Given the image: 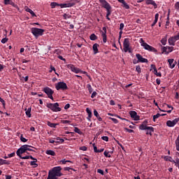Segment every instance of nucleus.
<instances>
[{
  "label": "nucleus",
  "instance_id": "obj_62",
  "mask_svg": "<svg viewBox=\"0 0 179 179\" xmlns=\"http://www.w3.org/2000/svg\"><path fill=\"white\" fill-rule=\"evenodd\" d=\"M173 50H174L173 47H168L167 52H172Z\"/></svg>",
  "mask_w": 179,
  "mask_h": 179
},
{
  "label": "nucleus",
  "instance_id": "obj_38",
  "mask_svg": "<svg viewBox=\"0 0 179 179\" xmlns=\"http://www.w3.org/2000/svg\"><path fill=\"white\" fill-rule=\"evenodd\" d=\"M136 71L138 72V73H141L142 72V69H141V66L138 65L136 67Z\"/></svg>",
  "mask_w": 179,
  "mask_h": 179
},
{
  "label": "nucleus",
  "instance_id": "obj_25",
  "mask_svg": "<svg viewBox=\"0 0 179 179\" xmlns=\"http://www.w3.org/2000/svg\"><path fill=\"white\" fill-rule=\"evenodd\" d=\"M164 159L166 162H171V163L176 164V160L173 159V157H171L165 156Z\"/></svg>",
  "mask_w": 179,
  "mask_h": 179
},
{
  "label": "nucleus",
  "instance_id": "obj_24",
  "mask_svg": "<svg viewBox=\"0 0 179 179\" xmlns=\"http://www.w3.org/2000/svg\"><path fill=\"white\" fill-rule=\"evenodd\" d=\"M111 9H112V8L110 7V8H107L106 9V19H107V20H111V19L110 18V15H111Z\"/></svg>",
  "mask_w": 179,
  "mask_h": 179
},
{
  "label": "nucleus",
  "instance_id": "obj_14",
  "mask_svg": "<svg viewBox=\"0 0 179 179\" xmlns=\"http://www.w3.org/2000/svg\"><path fill=\"white\" fill-rule=\"evenodd\" d=\"M99 2L102 6V8H104V9H109L111 8V6L107 2L106 0H99Z\"/></svg>",
  "mask_w": 179,
  "mask_h": 179
},
{
  "label": "nucleus",
  "instance_id": "obj_61",
  "mask_svg": "<svg viewBox=\"0 0 179 179\" xmlns=\"http://www.w3.org/2000/svg\"><path fill=\"white\" fill-rule=\"evenodd\" d=\"M57 58H59V59H61V61H64L65 62V61H66V59L65 58H64L62 56L59 55L57 57Z\"/></svg>",
  "mask_w": 179,
  "mask_h": 179
},
{
  "label": "nucleus",
  "instance_id": "obj_16",
  "mask_svg": "<svg viewBox=\"0 0 179 179\" xmlns=\"http://www.w3.org/2000/svg\"><path fill=\"white\" fill-rule=\"evenodd\" d=\"M145 2L146 5H152L155 9L157 8V4H156V1H155L154 0H145Z\"/></svg>",
  "mask_w": 179,
  "mask_h": 179
},
{
  "label": "nucleus",
  "instance_id": "obj_51",
  "mask_svg": "<svg viewBox=\"0 0 179 179\" xmlns=\"http://www.w3.org/2000/svg\"><path fill=\"white\" fill-rule=\"evenodd\" d=\"M124 131H127V132H129V134H132V132H134V130L131 129H128V128H124Z\"/></svg>",
  "mask_w": 179,
  "mask_h": 179
},
{
  "label": "nucleus",
  "instance_id": "obj_10",
  "mask_svg": "<svg viewBox=\"0 0 179 179\" xmlns=\"http://www.w3.org/2000/svg\"><path fill=\"white\" fill-rule=\"evenodd\" d=\"M55 89L57 90H68V85L64 82H59L55 84Z\"/></svg>",
  "mask_w": 179,
  "mask_h": 179
},
{
  "label": "nucleus",
  "instance_id": "obj_52",
  "mask_svg": "<svg viewBox=\"0 0 179 179\" xmlns=\"http://www.w3.org/2000/svg\"><path fill=\"white\" fill-rule=\"evenodd\" d=\"M80 150H83V152H86V150H87V147L82 146V147L80 148Z\"/></svg>",
  "mask_w": 179,
  "mask_h": 179
},
{
  "label": "nucleus",
  "instance_id": "obj_23",
  "mask_svg": "<svg viewBox=\"0 0 179 179\" xmlns=\"http://www.w3.org/2000/svg\"><path fill=\"white\" fill-rule=\"evenodd\" d=\"M26 12H28L29 13H30V15H31V16L33 17H37V15H36V13H34V11H33L31 9H30L29 8H27L25 9Z\"/></svg>",
  "mask_w": 179,
  "mask_h": 179
},
{
  "label": "nucleus",
  "instance_id": "obj_6",
  "mask_svg": "<svg viewBox=\"0 0 179 179\" xmlns=\"http://www.w3.org/2000/svg\"><path fill=\"white\" fill-rule=\"evenodd\" d=\"M66 67L68 69H71V72H74V73H83L84 75H87V72L83 71L79 68L75 67L73 64H67Z\"/></svg>",
  "mask_w": 179,
  "mask_h": 179
},
{
  "label": "nucleus",
  "instance_id": "obj_22",
  "mask_svg": "<svg viewBox=\"0 0 179 179\" xmlns=\"http://www.w3.org/2000/svg\"><path fill=\"white\" fill-rule=\"evenodd\" d=\"M25 114L29 118H31V107L25 109Z\"/></svg>",
  "mask_w": 179,
  "mask_h": 179
},
{
  "label": "nucleus",
  "instance_id": "obj_29",
  "mask_svg": "<svg viewBox=\"0 0 179 179\" xmlns=\"http://www.w3.org/2000/svg\"><path fill=\"white\" fill-rule=\"evenodd\" d=\"M90 38L92 40V41H95V40H97V36H96L94 34H92L90 35Z\"/></svg>",
  "mask_w": 179,
  "mask_h": 179
},
{
  "label": "nucleus",
  "instance_id": "obj_42",
  "mask_svg": "<svg viewBox=\"0 0 179 179\" xmlns=\"http://www.w3.org/2000/svg\"><path fill=\"white\" fill-rule=\"evenodd\" d=\"M109 120H111V121H113L114 124H118V120H117L116 118L109 117Z\"/></svg>",
  "mask_w": 179,
  "mask_h": 179
},
{
  "label": "nucleus",
  "instance_id": "obj_21",
  "mask_svg": "<svg viewBox=\"0 0 179 179\" xmlns=\"http://www.w3.org/2000/svg\"><path fill=\"white\" fill-rule=\"evenodd\" d=\"M86 112L88 113V117H87V121H92V110L89 108H87Z\"/></svg>",
  "mask_w": 179,
  "mask_h": 179
},
{
  "label": "nucleus",
  "instance_id": "obj_5",
  "mask_svg": "<svg viewBox=\"0 0 179 179\" xmlns=\"http://www.w3.org/2000/svg\"><path fill=\"white\" fill-rule=\"evenodd\" d=\"M31 31L34 37H40V36H43V34H44V31H45V30L40 28L33 27L31 29Z\"/></svg>",
  "mask_w": 179,
  "mask_h": 179
},
{
  "label": "nucleus",
  "instance_id": "obj_27",
  "mask_svg": "<svg viewBox=\"0 0 179 179\" xmlns=\"http://www.w3.org/2000/svg\"><path fill=\"white\" fill-rule=\"evenodd\" d=\"M157 20H159V13H156L155 16V20L153 23L151 24L152 27H154V26L156 25V23H157Z\"/></svg>",
  "mask_w": 179,
  "mask_h": 179
},
{
  "label": "nucleus",
  "instance_id": "obj_56",
  "mask_svg": "<svg viewBox=\"0 0 179 179\" xmlns=\"http://www.w3.org/2000/svg\"><path fill=\"white\" fill-rule=\"evenodd\" d=\"M103 43H107V35H102Z\"/></svg>",
  "mask_w": 179,
  "mask_h": 179
},
{
  "label": "nucleus",
  "instance_id": "obj_2",
  "mask_svg": "<svg viewBox=\"0 0 179 179\" xmlns=\"http://www.w3.org/2000/svg\"><path fill=\"white\" fill-rule=\"evenodd\" d=\"M29 148H31V149H34V150H29ZM27 150L29 152H35L36 150H37V148L31 146V145H29L27 144L26 145H22L16 152V155L17 156H18V157H20V156H22V155H23V153H27V155H29V152H27Z\"/></svg>",
  "mask_w": 179,
  "mask_h": 179
},
{
  "label": "nucleus",
  "instance_id": "obj_4",
  "mask_svg": "<svg viewBox=\"0 0 179 179\" xmlns=\"http://www.w3.org/2000/svg\"><path fill=\"white\" fill-rule=\"evenodd\" d=\"M46 107H48V108H50V110H51L54 113H58V111H61V110H62L61 108H59V103H48L46 105Z\"/></svg>",
  "mask_w": 179,
  "mask_h": 179
},
{
  "label": "nucleus",
  "instance_id": "obj_55",
  "mask_svg": "<svg viewBox=\"0 0 179 179\" xmlns=\"http://www.w3.org/2000/svg\"><path fill=\"white\" fill-rule=\"evenodd\" d=\"M30 165H31V166H34V167H37V166H38V164H36V162H34V161H31V162H30Z\"/></svg>",
  "mask_w": 179,
  "mask_h": 179
},
{
  "label": "nucleus",
  "instance_id": "obj_47",
  "mask_svg": "<svg viewBox=\"0 0 179 179\" xmlns=\"http://www.w3.org/2000/svg\"><path fill=\"white\" fill-rule=\"evenodd\" d=\"M54 139H56L57 141H60L61 143H64V142H65V141L61 138V137H57L56 138H54Z\"/></svg>",
  "mask_w": 179,
  "mask_h": 179
},
{
  "label": "nucleus",
  "instance_id": "obj_58",
  "mask_svg": "<svg viewBox=\"0 0 179 179\" xmlns=\"http://www.w3.org/2000/svg\"><path fill=\"white\" fill-rule=\"evenodd\" d=\"M96 96H97V92H93L91 95V97H92V99H94V97H96Z\"/></svg>",
  "mask_w": 179,
  "mask_h": 179
},
{
  "label": "nucleus",
  "instance_id": "obj_37",
  "mask_svg": "<svg viewBox=\"0 0 179 179\" xmlns=\"http://www.w3.org/2000/svg\"><path fill=\"white\" fill-rule=\"evenodd\" d=\"M153 72L154 75H156V76H159V78H162V73L157 72V70H155Z\"/></svg>",
  "mask_w": 179,
  "mask_h": 179
},
{
  "label": "nucleus",
  "instance_id": "obj_32",
  "mask_svg": "<svg viewBox=\"0 0 179 179\" xmlns=\"http://www.w3.org/2000/svg\"><path fill=\"white\" fill-rule=\"evenodd\" d=\"M50 6L52 9H54V8H55L56 6H59V3H57V2H52L50 3Z\"/></svg>",
  "mask_w": 179,
  "mask_h": 179
},
{
  "label": "nucleus",
  "instance_id": "obj_59",
  "mask_svg": "<svg viewBox=\"0 0 179 179\" xmlns=\"http://www.w3.org/2000/svg\"><path fill=\"white\" fill-rule=\"evenodd\" d=\"M62 124H71L70 120H62Z\"/></svg>",
  "mask_w": 179,
  "mask_h": 179
},
{
  "label": "nucleus",
  "instance_id": "obj_26",
  "mask_svg": "<svg viewBox=\"0 0 179 179\" xmlns=\"http://www.w3.org/2000/svg\"><path fill=\"white\" fill-rule=\"evenodd\" d=\"M47 125L50 127V128H57V125H59L58 123H52L50 121L47 122Z\"/></svg>",
  "mask_w": 179,
  "mask_h": 179
},
{
  "label": "nucleus",
  "instance_id": "obj_3",
  "mask_svg": "<svg viewBox=\"0 0 179 179\" xmlns=\"http://www.w3.org/2000/svg\"><path fill=\"white\" fill-rule=\"evenodd\" d=\"M140 43L142 47H143V48H145V50H147L148 51H151V52H156L157 50H156V48H153L152 46H151L150 45L146 43L145 42V41H143V38H141L140 40Z\"/></svg>",
  "mask_w": 179,
  "mask_h": 179
},
{
  "label": "nucleus",
  "instance_id": "obj_1",
  "mask_svg": "<svg viewBox=\"0 0 179 179\" xmlns=\"http://www.w3.org/2000/svg\"><path fill=\"white\" fill-rule=\"evenodd\" d=\"M61 170H62L61 166H55L52 168V169L49 171L47 179H58V177L64 176V174L61 173Z\"/></svg>",
  "mask_w": 179,
  "mask_h": 179
},
{
  "label": "nucleus",
  "instance_id": "obj_46",
  "mask_svg": "<svg viewBox=\"0 0 179 179\" xmlns=\"http://www.w3.org/2000/svg\"><path fill=\"white\" fill-rule=\"evenodd\" d=\"M19 157L21 158L22 160H27V159H30V156L22 157V155H21Z\"/></svg>",
  "mask_w": 179,
  "mask_h": 179
},
{
  "label": "nucleus",
  "instance_id": "obj_39",
  "mask_svg": "<svg viewBox=\"0 0 179 179\" xmlns=\"http://www.w3.org/2000/svg\"><path fill=\"white\" fill-rule=\"evenodd\" d=\"M20 141H21V142H24V143L27 142V139L25 138L24 137H23V134H21V136H20Z\"/></svg>",
  "mask_w": 179,
  "mask_h": 179
},
{
  "label": "nucleus",
  "instance_id": "obj_41",
  "mask_svg": "<svg viewBox=\"0 0 179 179\" xmlns=\"http://www.w3.org/2000/svg\"><path fill=\"white\" fill-rule=\"evenodd\" d=\"M109 153H110V152L105 151L103 152V155H104L105 157H111V155H110Z\"/></svg>",
  "mask_w": 179,
  "mask_h": 179
},
{
  "label": "nucleus",
  "instance_id": "obj_9",
  "mask_svg": "<svg viewBox=\"0 0 179 179\" xmlns=\"http://www.w3.org/2000/svg\"><path fill=\"white\" fill-rule=\"evenodd\" d=\"M43 92L44 93H45V94H47L48 99H50V100H52V101H54V96H52V95L54 94V90L48 87H45L43 88Z\"/></svg>",
  "mask_w": 179,
  "mask_h": 179
},
{
  "label": "nucleus",
  "instance_id": "obj_50",
  "mask_svg": "<svg viewBox=\"0 0 179 179\" xmlns=\"http://www.w3.org/2000/svg\"><path fill=\"white\" fill-rule=\"evenodd\" d=\"M152 69H154V71L157 70V69L156 68V65L155 64H151L150 66V71H152Z\"/></svg>",
  "mask_w": 179,
  "mask_h": 179
},
{
  "label": "nucleus",
  "instance_id": "obj_31",
  "mask_svg": "<svg viewBox=\"0 0 179 179\" xmlns=\"http://www.w3.org/2000/svg\"><path fill=\"white\" fill-rule=\"evenodd\" d=\"M63 17L64 20H66V19H71L72 17V15L65 13L63 15Z\"/></svg>",
  "mask_w": 179,
  "mask_h": 179
},
{
  "label": "nucleus",
  "instance_id": "obj_36",
  "mask_svg": "<svg viewBox=\"0 0 179 179\" xmlns=\"http://www.w3.org/2000/svg\"><path fill=\"white\" fill-rule=\"evenodd\" d=\"M159 117H161L160 113H157L156 115H155L153 116V121H154V122H156V120H157V118H159Z\"/></svg>",
  "mask_w": 179,
  "mask_h": 179
},
{
  "label": "nucleus",
  "instance_id": "obj_48",
  "mask_svg": "<svg viewBox=\"0 0 179 179\" xmlns=\"http://www.w3.org/2000/svg\"><path fill=\"white\" fill-rule=\"evenodd\" d=\"M175 166L179 169V158H177L175 162Z\"/></svg>",
  "mask_w": 179,
  "mask_h": 179
},
{
  "label": "nucleus",
  "instance_id": "obj_57",
  "mask_svg": "<svg viewBox=\"0 0 179 179\" xmlns=\"http://www.w3.org/2000/svg\"><path fill=\"white\" fill-rule=\"evenodd\" d=\"M101 139L106 142H108V136H102Z\"/></svg>",
  "mask_w": 179,
  "mask_h": 179
},
{
  "label": "nucleus",
  "instance_id": "obj_30",
  "mask_svg": "<svg viewBox=\"0 0 179 179\" xmlns=\"http://www.w3.org/2000/svg\"><path fill=\"white\" fill-rule=\"evenodd\" d=\"M46 155H50V156H55V152L49 150L46 151Z\"/></svg>",
  "mask_w": 179,
  "mask_h": 179
},
{
  "label": "nucleus",
  "instance_id": "obj_43",
  "mask_svg": "<svg viewBox=\"0 0 179 179\" xmlns=\"http://www.w3.org/2000/svg\"><path fill=\"white\" fill-rule=\"evenodd\" d=\"M0 102L2 103L3 108H5V106H6V103H5V100L3 99L0 98Z\"/></svg>",
  "mask_w": 179,
  "mask_h": 179
},
{
  "label": "nucleus",
  "instance_id": "obj_15",
  "mask_svg": "<svg viewBox=\"0 0 179 179\" xmlns=\"http://www.w3.org/2000/svg\"><path fill=\"white\" fill-rule=\"evenodd\" d=\"M136 57L138 59V62H141L142 64L148 62V59L143 58L141 54H136Z\"/></svg>",
  "mask_w": 179,
  "mask_h": 179
},
{
  "label": "nucleus",
  "instance_id": "obj_12",
  "mask_svg": "<svg viewBox=\"0 0 179 179\" xmlns=\"http://www.w3.org/2000/svg\"><path fill=\"white\" fill-rule=\"evenodd\" d=\"M178 122H179V118H176L175 120H168L166 122V125L167 127H174Z\"/></svg>",
  "mask_w": 179,
  "mask_h": 179
},
{
  "label": "nucleus",
  "instance_id": "obj_20",
  "mask_svg": "<svg viewBox=\"0 0 179 179\" xmlns=\"http://www.w3.org/2000/svg\"><path fill=\"white\" fill-rule=\"evenodd\" d=\"M168 41L170 45H176V41H177V39H176L174 36H172Z\"/></svg>",
  "mask_w": 179,
  "mask_h": 179
},
{
  "label": "nucleus",
  "instance_id": "obj_13",
  "mask_svg": "<svg viewBox=\"0 0 179 179\" xmlns=\"http://www.w3.org/2000/svg\"><path fill=\"white\" fill-rule=\"evenodd\" d=\"M129 115L131 118L134 119V121H139V118H141L139 115H138V113H136V111L135 110H130Z\"/></svg>",
  "mask_w": 179,
  "mask_h": 179
},
{
  "label": "nucleus",
  "instance_id": "obj_35",
  "mask_svg": "<svg viewBox=\"0 0 179 179\" xmlns=\"http://www.w3.org/2000/svg\"><path fill=\"white\" fill-rule=\"evenodd\" d=\"M161 43L163 45H166L167 43V37H164L161 40Z\"/></svg>",
  "mask_w": 179,
  "mask_h": 179
},
{
  "label": "nucleus",
  "instance_id": "obj_53",
  "mask_svg": "<svg viewBox=\"0 0 179 179\" xmlns=\"http://www.w3.org/2000/svg\"><path fill=\"white\" fill-rule=\"evenodd\" d=\"M3 164H10V161H8V160H6V159H3Z\"/></svg>",
  "mask_w": 179,
  "mask_h": 179
},
{
  "label": "nucleus",
  "instance_id": "obj_40",
  "mask_svg": "<svg viewBox=\"0 0 179 179\" xmlns=\"http://www.w3.org/2000/svg\"><path fill=\"white\" fill-rule=\"evenodd\" d=\"M60 163L62 164H66V163H71V161L66 159H62L60 161Z\"/></svg>",
  "mask_w": 179,
  "mask_h": 179
},
{
  "label": "nucleus",
  "instance_id": "obj_64",
  "mask_svg": "<svg viewBox=\"0 0 179 179\" xmlns=\"http://www.w3.org/2000/svg\"><path fill=\"white\" fill-rule=\"evenodd\" d=\"M15 155L16 154L15 152H12L10 154H8V157H15Z\"/></svg>",
  "mask_w": 179,
  "mask_h": 179
},
{
  "label": "nucleus",
  "instance_id": "obj_34",
  "mask_svg": "<svg viewBox=\"0 0 179 179\" xmlns=\"http://www.w3.org/2000/svg\"><path fill=\"white\" fill-rule=\"evenodd\" d=\"M87 89H88V92H90V93H93V87H92L90 84L87 85Z\"/></svg>",
  "mask_w": 179,
  "mask_h": 179
},
{
  "label": "nucleus",
  "instance_id": "obj_33",
  "mask_svg": "<svg viewBox=\"0 0 179 179\" xmlns=\"http://www.w3.org/2000/svg\"><path fill=\"white\" fill-rule=\"evenodd\" d=\"M74 132H76V134H78V135H82V131L80 130L79 128L78 127H75L74 128Z\"/></svg>",
  "mask_w": 179,
  "mask_h": 179
},
{
  "label": "nucleus",
  "instance_id": "obj_19",
  "mask_svg": "<svg viewBox=\"0 0 179 179\" xmlns=\"http://www.w3.org/2000/svg\"><path fill=\"white\" fill-rule=\"evenodd\" d=\"M99 47H100V45H99L98 43H94L93 45L92 49L94 55L99 53Z\"/></svg>",
  "mask_w": 179,
  "mask_h": 179
},
{
  "label": "nucleus",
  "instance_id": "obj_63",
  "mask_svg": "<svg viewBox=\"0 0 179 179\" xmlns=\"http://www.w3.org/2000/svg\"><path fill=\"white\" fill-rule=\"evenodd\" d=\"M124 23H120V30H124Z\"/></svg>",
  "mask_w": 179,
  "mask_h": 179
},
{
  "label": "nucleus",
  "instance_id": "obj_49",
  "mask_svg": "<svg viewBox=\"0 0 179 179\" xmlns=\"http://www.w3.org/2000/svg\"><path fill=\"white\" fill-rule=\"evenodd\" d=\"M8 40H9L8 38H4L1 39L2 44H5L6 43H8Z\"/></svg>",
  "mask_w": 179,
  "mask_h": 179
},
{
  "label": "nucleus",
  "instance_id": "obj_7",
  "mask_svg": "<svg viewBox=\"0 0 179 179\" xmlns=\"http://www.w3.org/2000/svg\"><path fill=\"white\" fill-rule=\"evenodd\" d=\"M76 3H79V0H71L69 3H60L59 6L60 8H72V6H75Z\"/></svg>",
  "mask_w": 179,
  "mask_h": 179
},
{
  "label": "nucleus",
  "instance_id": "obj_60",
  "mask_svg": "<svg viewBox=\"0 0 179 179\" xmlns=\"http://www.w3.org/2000/svg\"><path fill=\"white\" fill-rule=\"evenodd\" d=\"M93 148H94V152H95V153H98L99 150L97 149V147L95 146L94 144H93Z\"/></svg>",
  "mask_w": 179,
  "mask_h": 179
},
{
  "label": "nucleus",
  "instance_id": "obj_8",
  "mask_svg": "<svg viewBox=\"0 0 179 179\" xmlns=\"http://www.w3.org/2000/svg\"><path fill=\"white\" fill-rule=\"evenodd\" d=\"M129 45H130L129 38H124L123 42V50L124 52L131 53V48H129Z\"/></svg>",
  "mask_w": 179,
  "mask_h": 179
},
{
  "label": "nucleus",
  "instance_id": "obj_11",
  "mask_svg": "<svg viewBox=\"0 0 179 179\" xmlns=\"http://www.w3.org/2000/svg\"><path fill=\"white\" fill-rule=\"evenodd\" d=\"M139 129H141V131H145V130H148V131H151V132H155V128H153V127H148L145 124H141L139 126Z\"/></svg>",
  "mask_w": 179,
  "mask_h": 179
},
{
  "label": "nucleus",
  "instance_id": "obj_18",
  "mask_svg": "<svg viewBox=\"0 0 179 179\" xmlns=\"http://www.w3.org/2000/svg\"><path fill=\"white\" fill-rule=\"evenodd\" d=\"M117 1L120 2V3H122V8H124V9H129V5L125 2V0H117Z\"/></svg>",
  "mask_w": 179,
  "mask_h": 179
},
{
  "label": "nucleus",
  "instance_id": "obj_28",
  "mask_svg": "<svg viewBox=\"0 0 179 179\" xmlns=\"http://www.w3.org/2000/svg\"><path fill=\"white\" fill-rule=\"evenodd\" d=\"M176 150H178V152H179V135L178 136V137L176 140Z\"/></svg>",
  "mask_w": 179,
  "mask_h": 179
},
{
  "label": "nucleus",
  "instance_id": "obj_44",
  "mask_svg": "<svg viewBox=\"0 0 179 179\" xmlns=\"http://www.w3.org/2000/svg\"><path fill=\"white\" fill-rule=\"evenodd\" d=\"M54 54H57V55H59V54H61V50H59V49L55 50Z\"/></svg>",
  "mask_w": 179,
  "mask_h": 179
},
{
  "label": "nucleus",
  "instance_id": "obj_17",
  "mask_svg": "<svg viewBox=\"0 0 179 179\" xmlns=\"http://www.w3.org/2000/svg\"><path fill=\"white\" fill-rule=\"evenodd\" d=\"M168 62L171 69H173L176 66V64H177V62H174V59H169Z\"/></svg>",
  "mask_w": 179,
  "mask_h": 179
},
{
  "label": "nucleus",
  "instance_id": "obj_54",
  "mask_svg": "<svg viewBox=\"0 0 179 179\" xmlns=\"http://www.w3.org/2000/svg\"><path fill=\"white\" fill-rule=\"evenodd\" d=\"M94 115L96 118L100 116V115H99V112H97L96 110H94Z\"/></svg>",
  "mask_w": 179,
  "mask_h": 179
},
{
  "label": "nucleus",
  "instance_id": "obj_45",
  "mask_svg": "<svg viewBox=\"0 0 179 179\" xmlns=\"http://www.w3.org/2000/svg\"><path fill=\"white\" fill-rule=\"evenodd\" d=\"M97 173H99V174H101V176H104V171H103L102 169H97Z\"/></svg>",
  "mask_w": 179,
  "mask_h": 179
}]
</instances>
